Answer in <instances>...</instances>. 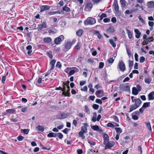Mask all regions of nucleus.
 Returning a JSON list of instances; mask_svg holds the SVG:
<instances>
[{"instance_id":"f257e3e1","label":"nucleus","mask_w":154,"mask_h":154,"mask_svg":"<svg viewBox=\"0 0 154 154\" xmlns=\"http://www.w3.org/2000/svg\"><path fill=\"white\" fill-rule=\"evenodd\" d=\"M103 144L105 145V149H110L113 146L115 142L112 140L109 141V136L108 134L104 133L103 134Z\"/></svg>"},{"instance_id":"f03ea898","label":"nucleus","mask_w":154,"mask_h":154,"mask_svg":"<svg viewBox=\"0 0 154 154\" xmlns=\"http://www.w3.org/2000/svg\"><path fill=\"white\" fill-rule=\"evenodd\" d=\"M96 23L95 19L93 17H89L84 21V24L85 26L88 25H93Z\"/></svg>"},{"instance_id":"7ed1b4c3","label":"nucleus","mask_w":154,"mask_h":154,"mask_svg":"<svg viewBox=\"0 0 154 154\" xmlns=\"http://www.w3.org/2000/svg\"><path fill=\"white\" fill-rule=\"evenodd\" d=\"M64 39V37L63 35H61L58 37L55 38L54 40V44L56 45L60 44L61 42L63 41Z\"/></svg>"},{"instance_id":"20e7f679","label":"nucleus","mask_w":154,"mask_h":154,"mask_svg":"<svg viewBox=\"0 0 154 154\" xmlns=\"http://www.w3.org/2000/svg\"><path fill=\"white\" fill-rule=\"evenodd\" d=\"M93 7V5L91 2H86L84 7L85 11H90Z\"/></svg>"},{"instance_id":"39448f33","label":"nucleus","mask_w":154,"mask_h":154,"mask_svg":"<svg viewBox=\"0 0 154 154\" xmlns=\"http://www.w3.org/2000/svg\"><path fill=\"white\" fill-rule=\"evenodd\" d=\"M118 66L122 72H124L126 70V69L125 63L122 60L119 61L118 65Z\"/></svg>"},{"instance_id":"423d86ee","label":"nucleus","mask_w":154,"mask_h":154,"mask_svg":"<svg viewBox=\"0 0 154 154\" xmlns=\"http://www.w3.org/2000/svg\"><path fill=\"white\" fill-rule=\"evenodd\" d=\"M119 88L122 91H130V86L127 84H121L119 85Z\"/></svg>"},{"instance_id":"0eeeda50","label":"nucleus","mask_w":154,"mask_h":154,"mask_svg":"<svg viewBox=\"0 0 154 154\" xmlns=\"http://www.w3.org/2000/svg\"><path fill=\"white\" fill-rule=\"evenodd\" d=\"M69 116L68 113H59L57 115L56 117L58 119H63L66 118Z\"/></svg>"},{"instance_id":"6e6552de","label":"nucleus","mask_w":154,"mask_h":154,"mask_svg":"<svg viewBox=\"0 0 154 154\" xmlns=\"http://www.w3.org/2000/svg\"><path fill=\"white\" fill-rule=\"evenodd\" d=\"M91 128L94 131L100 132L103 131L101 128L97 125H91Z\"/></svg>"},{"instance_id":"1a4fd4ad","label":"nucleus","mask_w":154,"mask_h":154,"mask_svg":"<svg viewBox=\"0 0 154 154\" xmlns=\"http://www.w3.org/2000/svg\"><path fill=\"white\" fill-rule=\"evenodd\" d=\"M51 6L48 5H42L40 7L41 12L44 11L46 10H49L51 8Z\"/></svg>"},{"instance_id":"9d476101","label":"nucleus","mask_w":154,"mask_h":154,"mask_svg":"<svg viewBox=\"0 0 154 154\" xmlns=\"http://www.w3.org/2000/svg\"><path fill=\"white\" fill-rule=\"evenodd\" d=\"M113 6H114L116 14L117 13H118L119 11V7L117 0H115L114 1V3L113 4Z\"/></svg>"},{"instance_id":"9b49d317","label":"nucleus","mask_w":154,"mask_h":154,"mask_svg":"<svg viewBox=\"0 0 154 154\" xmlns=\"http://www.w3.org/2000/svg\"><path fill=\"white\" fill-rule=\"evenodd\" d=\"M46 28L47 26L46 23L45 22H43L42 24L38 25L37 29L38 31H40L43 28Z\"/></svg>"},{"instance_id":"f8f14e48","label":"nucleus","mask_w":154,"mask_h":154,"mask_svg":"<svg viewBox=\"0 0 154 154\" xmlns=\"http://www.w3.org/2000/svg\"><path fill=\"white\" fill-rule=\"evenodd\" d=\"M135 103L134 105L136 106V107H138L140 104L141 103L142 101L139 98H137L134 99Z\"/></svg>"},{"instance_id":"ddd939ff","label":"nucleus","mask_w":154,"mask_h":154,"mask_svg":"<svg viewBox=\"0 0 154 154\" xmlns=\"http://www.w3.org/2000/svg\"><path fill=\"white\" fill-rule=\"evenodd\" d=\"M88 125L87 123H85L84 124V126H82L81 128V131H80L86 133L87 132V127Z\"/></svg>"},{"instance_id":"4468645a","label":"nucleus","mask_w":154,"mask_h":154,"mask_svg":"<svg viewBox=\"0 0 154 154\" xmlns=\"http://www.w3.org/2000/svg\"><path fill=\"white\" fill-rule=\"evenodd\" d=\"M117 55L116 54H114L112 56L113 57H111L110 58H109L108 60V61L109 63L112 64L114 62V60L115 59L116 56Z\"/></svg>"},{"instance_id":"2eb2a0df","label":"nucleus","mask_w":154,"mask_h":154,"mask_svg":"<svg viewBox=\"0 0 154 154\" xmlns=\"http://www.w3.org/2000/svg\"><path fill=\"white\" fill-rule=\"evenodd\" d=\"M134 31L135 33V36L136 38H139L141 34V32L137 29H135Z\"/></svg>"},{"instance_id":"dca6fc26","label":"nucleus","mask_w":154,"mask_h":154,"mask_svg":"<svg viewBox=\"0 0 154 154\" xmlns=\"http://www.w3.org/2000/svg\"><path fill=\"white\" fill-rule=\"evenodd\" d=\"M148 99L149 100L154 99V91L150 92L148 95Z\"/></svg>"},{"instance_id":"f3484780","label":"nucleus","mask_w":154,"mask_h":154,"mask_svg":"<svg viewBox=\"0 0 154 154\" xmlns=\"http://www.w3.org/2000/svg\"><path fill=\"white\" fill-rule=\"evenodd\" d=\"M72 44L70 42H68L65 46V48L66 51H68L71 48Z\"/></svg>"},{"instance_id":"a211bd4d","label":"nucleus","mask_w":154,"mask_h":154,"mask_svg":"<svg viewBox=\"0 0 154 154\" xmlns=\"http://www.w3.org/2000/svg\"><path fill=\"white\" fill-rule=\"evenodd\" d=\"M52 41V39L50 37H45L43 39V41L45 43H49Z\"/></svg>"},{"instance_id":"6ab92c4d","label":"nucleus","mask_w":154,"mask_h":154,"mask_svg":"<svg viewBox=\"0 0 154 154\" xmlns=\"http://www.w3.org/2000/svg\"><path fill=\"white\" fill-rule=\"evenodd\" d=\"M15 110L14 109H7L5 112V114L7 115L8 113L13 114L15 112Z\"/></svg>"},{"instance_id":"aec40b11","label":"nucleus","mask_w":154,"mask_h":154,"mask_svg":"<svg viewBox=\"0 0 154 154\" xmlns=\"http://www.w3.org/2000/svg\"><path fill=\"white\" fill-rule=\"evenodd\" d=\"M56 62V60L55 59L52 60L50 62V64L51 66V67L50 69V70L51 71L53 70L54 68V65Z\"/></svg>"},{"instance_id":"412c9836","label":"nucleus","mask_w":154,"mask_h":154,"mask_svg":"<svg viewBox=\"0 0 154 154\" xmlns=\"http://www.w3.org/2000/svg\"><path fill=\"white\" fill-rule=\"evenodd\" d=\"M73 68L74 69V70H71L69 71L68 73L69 75L71 76L73 74H74L75 72V70L76 69V72H77L78 71V69L76 67H73Z\"/></svg>"},{"instance_id":"4be33fe9","label":"nucleus","mask_w":154,"mask_h":154,"mask_svg":"<svg viewBox=\"0 0 154 154\" xmlns=\"http://www.w3.org/2000/svg\"><path fill=\"white\" fill-rule=\"evenodd\" d=\"M115 29L113 26H110L106 30L107 33H112L114 32Z\"/></svg>"},{"instance_id":"5701e85b","label":"nucleus","mask_w":154,"mask_h":154,"mask_svg":"<svg viewBox=\"0 0 154 154\" xmlns=\"http://www.w3.org/2000/svg\"><path fill=\"white\" fill-rule=\"evenodd\" d=\"M144 81L146 83L149 84L152 81V79L149 76L145 78Z\"/></svg>"},{"instance_id":"b1692460","label":"nucleus","mask_w":154,"mask_h":154,"mask_svg":"<svg viewBox=\"0 0 154 154\" xmlns=\"http://www.w3.org/2000/svg\"><path fill=\"white\" fill-rule=\"evenodd\" d=\"M139 92L137 89V88L135 87L133 88L132 89V94L134 95H137Z\"/></svg>"},{"instance_id":"393cba45","label":"nucleus","mask_w":154,"mask_h":154,"mask_svg":"<svg viewBox=\"0 0 154 154\" xmlns=\"http://www.w3.org/2000/svg\"><path fill=\"white\" fill-rule=\"evenodd\" d=\"M147 6L149 8L154 7V2L153 1H150L148 2L147 3Z\"/></svg>"},{"instance_id":"a878e982","label":"nucleus","mask_w":154,"mask_h":154,"mask_svg":"<svg viewBox=\"0 0 154 154\" xmlns=\"http://www.w3.org/2000/svg\"><path fill=\"white\" fill-rule=\"evenodd\" d=\"M83 32V30L82 29H80L76 32V35L79 36H81Z\"/></svg>"},{"instance_id":"bb28decb","label":"nucleus","mask_w":154,"mask_h":154,"mask_svg":"<svg viewBox=\"0 0 154 154\" xmlns=\"http://www.w3.org/2000/svg\"><path fill=\"white\" fill-rule=\"evenodd\" d=\"M36 129L37 130L43 131H44V127L40 125H38L36 127Z\"/></svg>"},{"instance_id":"cd10ccee","label":"nucleus","mask_w":154,"mask_h":154,"mask_svg":"<svg viewBox=\"0 0 154 154\" xmlns=\"http://www.w3.org/2000/svg\"><path fill=\"white\" fill-rule=\"evenodd\" d=\"M120 3L122 7L125 8L126 6V1L125 0H120Z\"/></svg>"},{"instance_id":"c85d7f7f","label":"nucleus","mask_w":154,"mask_h":154,"mask_svg":"<svg viewBox=\"0 0 154 154\" xmlns=\"http://www.w3.org/2000/svg\"><path fill=\"white\" fill-rule=\"evenodd\" d=\"M97 113L96 112H94L93 113V116L92 117L91 121L94 122H95L97 120Z\"/></svg>"},{"instance_id":"c756f323","label":"nucleus","mask_w":154,"mask_h":154,"mask_svg":"<svg viewBox=\"0 0 154 154\" xmlns=\"http://www.w3.org/2000/svg\"><path fill=\"white\" fill-rule=\"evenodd\" d=\"M126 31H127V32L128 33V35L129 38L130 39H131L132 38V36H133L132 35V34L131 32L129 30L127 29H126Z\"/></svg>"},{"instance_id":"7c9ffc66","label":"nucleus","mask_w":154,"mask_h":154,"mask_svg":"<svg viewBox=\"0 0 154 154\" xmlns=\"http://www.w3.org/2000/svg\"><path fill=\"white\" fill-rule=\"evenodd\" d=\"M115 129L116 130L117 134H120L122 132V130L120 128H115Z\"/></svg>"},{"instance_id":"2f4dec72","label":"nucleus","mask_w":154,"mask_h":154,"mask_svg":"<svg viewBox=\"0 0 154 154\" xmlns=\"http://www.w3.org/2000/svg\"><path fill=\"white\" fill-rule=\"evenodd\" d=\"M85 134V133L80 131L79 133V136L81 137L82 139H84L85 138V136L84 135Z\"/></svg>"},{"instance_id":"473e14b6","label":"nucleus","mask_w":154,"mask_h":154,"mask_svg":"<svg viewBox=\"0 0 154 154\" xmlns=\"http://www.w3.org/2000/svg\"><path fill=\"white\" fill-rule=\"evenodd\" d=\"M150 102L144 103L143 105L142 106L144 108L149 107L150 106Z\"/></svg>"},{"instance_id":"72a5a7b5","label":"nucleus","mask_w":154,"mask_h":154,"mask_svg":"<svg viewBox=\"0 0 154 154\" xmlns=\"http://www.w3.org/2000/svg\"><path fill=\"white\" fill-rule=\"evenodd\" d=\"M62 10L63 11L68 12L70 11V9L68 7L65 5L63 7Z\"/></svg>"},{"instance_id":"f704fd0d","label":"nucleus","mask_w":154,"mask_h":154,"mask_svg":"<svg viewBox=\"0 0 154 154\" xmlns=\"http://www.w3.org/2000/svg\"><path fill=\"white\" fill-rule=\"evenodd\" d=\"M146 125L147 129L149 130L151 132L152 131V128L151 126L150 123L149 122H146Z\"/></svg>"},{"instance_id":"c9c22d12","label":"nucleus","mask_w":154,"mask_h":154,"mask_svg":"<svg viewBox=\"0 0 154 154\" xmlns=\"http://www.w3.org/2000/svg\"><path fill=\"white\" fill-rule=\"evenodd\" d=\"M67 88L68 89V90L66 92V94L65 95V96H68L69 97L70 96V93L69 92V91H70V87H69V86L68 85H67Z\"/></svg>"},{"instance_id":"e433bc0d","label":"nucleus","mask_w":154,"mask_h":154,"mask_svg":"<svg viewBox=\"0 0 154 154\" xmlns=\"http://www.w3.org/2000/svg\"><path fill=\"white\" fill-rule=\"evenodd\" d=\"M109 43L114 48H115L116 46V44L114 42L112 39H110L109 40Z\"/></svg>"},{"instance_id":"4c0bfd02","label":"nucleus","mask_w":154,"mask_h":154,"mask_svg":"<svg viewBox=\"0 0 154 154\" xmlns=\"http://www.w3.org/2000/svg\"><path fill=\"white\" fill-rule=\"evenodd\" d=\"M102 92H103V91L101 90H98L96 91L95 94L97 97H100V94H101Z\"/></svg>"},{"instance_id":"58836bf2","label":"nucleus","mask_w":154,"mask_h":154,"mask_svg":"<svg viewBox=\"0 0 154 154\" xmlns=\"http://www.w3.org/2000/svg\"><path fill=\"white\" fill-rule=\"evenodd\" d=\"M137 108L138 107H136V106L134 105L131 106L130 107V111H129V112H132L133 110Z\"/></svg>"},{"instance_id":"ea45409f","label":"nucleus","mask_w":154,"mask_h":154,"mask_svg":"<svg viewBox=\"0 0 154 154\" xmlns=\"http://www.w3.org/2000/svg\"><path fill=\"white\" fill-rule=\"evenodd\" d=\"M88 143L91 146H94L96 144V142L94 141H91L90 140H88Z\"/></svg>"},{"instance_id":"a19ab883","label":"nucleus","mask_w":154,"mask_h":154,"mask_svg":"<svg viewBox=\"0 0 154 154\" xmlns=\"http://www.w3.org/2000/svg\"><path fill=\"white\" fill-rule=\"evenodd\" d=\"M56 66L59 68L60 69L62 67V65L60 61H58L57 63Z\"/></svg>"},{"instance_id":"79ce46f5","label":"nucleus","mask_w":154,"mask_h":154,"mask_svg":"<svg viewBox=\"0 0 154 154\" xmlns=\"http://www.w3.org/2000/svg\"><path fill=\"white\" fill-rule=\"evenodd\" d=\"M57 136L61 140L62 139L63 137V134L61 133L60 132L57 133Z\"/></svg>"},{"instance_id":"37998d69","label":"nucleus","mask_w":154,"mask_h":154,"mask_svg":"<svg viewBox=\"0 0 154 154\" xmlns=\"http://www.w3.org/2000/svg\"><path fill=\"white\" fill-rule=\"evenodd\" d=\"M137 150L140 153V154H142V148L141 146H139L138 147Z\"/></svg>"},{"instance_id":"c03bdc74","label":"nucleus","mask_w":154,"mask_h":154,"mask_svg":"<svg viewBox=\"0 0 154 154\" xmlns=\"http://www.w3.org/2000/svg\"><path fill=\"white\" fill-rule=\"evenodd\" d=\"M24 138V137L21 135H19L17 137V140L19 141L22 140Z\"/></svg>"},{"instance_id":"a18cd8bd","label":"nucleus","mask_w":154,"mask_h":154,"mask_svg":"<svg viewBox=\"0 0 154 154\" xmlns=\"http://www.w3.org/2000/svg\"><path fill=\"white\" fill-rule=\"evenodd\" d=\"M107 15L106 14L104 13H103L100 16V20H101L102 19L106 17Z\"/></svg>"},{"instance_id":"49530a36","label":"nucleus","mask_w":154,"mask_h":154,"mask_svg":"<svg viewBox=\"0 0 154 154\" xmlns=\"http://www.w3.org/2000/svg\"><path fill=\"white\" fill-rule=\"evenodd\" d=\"M21 131H23V132L26 134H28L29 130L28 129H21Z\"/></svg>"},{"instance_id":"de8ad7c7","label":"nucleus","mask_w":154,"mask_h":154,"mask_svg":"<svg viewBox=\"0 0 154 154\" xmlns=\"http://www.w3.org/2000/svg\"><path fill=\"white\" fill-rule=\"evenodd\" d=\"M99 107V106L96 104H94L93 105V108L97 110Z\"/></svg>"},{"instance_id":"09e8293b","label":"nucleus","mask_w":154,"mask_h":154,"mask_svg":"<svg viewBox=\"0 0 154 154\" xmlns=\"http://www.w3.org/2000/svg\"><path fill=\"white\" fill-rule=\"evenodd\" d=\"M54 134V133H50L47 135V137H53Z\"/></svg>"},{"instance_id":"8fccbe9b","label":"nucleus","mask_w":154,"mask_h":154,"mask_svg":"<svg viewBox=\"0 0 154 154\" xmlns=\"http://www.w3.org/2000/svg\"><path fill=\"white\" fill-rule=\"evenodd\" d=\"M104 63L102 62H101L99 63V68L100 69L102 68L104 66Z\"/></svg>"},{"instance_id":"3c124183","label":"nucleus","mask_w":154,"mask_h":154,"mask_svg":"<svg viewBox=\"0 0 154 154\" xmlns=\"http://www.w3.org/2000/svg\"><path fill=\"white\" fill-rule=\"evenodd\" d=\"M143 42L146 43V45L148 42H150V41L149 40V38H147L146 39H145L143 40Z\"/></svg>"},{"instance_id":"603ef678","label":"nucleus","mask_w":154,"mask_h":154,"mask_svg":"<svg viewBox=\"0 0 154 154\" xmlns=\"http://www.w3.org/2000/svg\"><path fill=\"white\" fill-rule=\"evenodd\" d=\"M55 14L54 11H50L47 14H46V15H54Z\"/></svg>"},{"instance_id":"864d4df0","label":"nucleus","mask_w":154,"mask_h":154,"mask_svg":"<svg viewBox=\"0 0 154 154\" xmlns=\"http://www.w3.org/2000/svg\"><path fill=\"white\" fill-rule=\"evenodd\" d=\"M96 103L102 104V101L101 100L99 99H97L96 100Z\"/></svg>"},{"instance_id":"5fc2aeb1","label":"nucleus","mask_w":154,"mask_h":154,"mask_svg":"<svg viewBox=\"0 0 154 154\" xmlns=\"http://www.w3.org/2000/svg\"><path fill=\"white\" fill-rule=\"evenodd\" d=\"M145 60V58L144 57H141L140 59V62L141 63L143 62Z\"/></svg>"},{"instance_id":"6e6d98bb","label":"nucleus","mask_w":154,"mask_h":154,"mask_svg":"<svg viewBox=\"0 0 154 154\" xmlns=\"http://www.w3.org/2000/svg\"><path fill=\"white\" fill-rule=\"evenodd\" d=\"M133 64V61L131 60L129 61V66L130 68H132Z\"/></svg>"},{"instance_id":"4d7b16f0","label":"nucleus","mask_w":154,"mask_h":154,"mask_svg":"<svg viewBox=\"0 0 154 154\" xmlns=\"http://www.w3.org/2000/svg\"><path fill=\"white\" fill-rule=\"evenodd\" d=\"M138 19H139V20L140 21H141L142 23H145V21L142 18L141 16H139L138 17Z\"/></svg>"},{"instance_id":"13d9d810","label":"nucleus","mask_w":154,"mask_h":154,"mask_svg":"<svg viewBox=\"0 0 154 154\" xmlns=\"http://www.w3.org/2000/svg\"><path fill=\"white\" fill-rule=\"evenodd\" d=\"M107 127H114V125L112 123L110 122L108 123L107 124Z\"/></svg>"},{"instance_id":"bf43d9fd","label":"nucleus","mask_w":154,"mask_h":154,"mask_svg":"<svg viewBox=\"0 0 154 154\" xmlns=\"http://www.w3.org/2000/svg\"><path fill=\"white\" fill-rule=\"evenodd\" d=\"M103 21L104 23H108L110 22V19L108 18H105L103 19Z\"/></svg>"},{"instance_id":"052dcab7","label":"nucleus","mask_w":154,"mask_h":154,"mask_svg":"<svg viewBox=\"0 0 154 154\" xmlns=\"http://www.w3.org/2000/svg\"><path fill=\"white\" fill-rule=\"evenodd\" d=\"M93 34L96 35H97V36L100 34L99 31L98 30L94 31L93 32Z\"/></svg>"},{"instance_id":"680f3d73","label":"nucleus","mask_w":154,"mask_h":154,"mask_svg":"<svg viewBox=\"0 0 154 154\" xmlns=\"http://www.w3.org/2000/svg\"><path fill=\"white\" fill-rule=\"evenodd\" d=\"M111 21L113 23H115L116 22V19L115 17H113L111 19Z\"/></svg>"},{"instance_id":"e2e57ef3","label":"nucleus","mask_w":154,"mask_h":154,"mask_svg":"<svg viewBox=\"0 0 154 154\" xmlns=\"http://www.w3.org/2000/svg\"><path fill=\"white\" fill-rule=\"evenodd\" d=\"M137 88V89L138 90V91L139 92L141 89V86L139 85H137L136 86Z\"/></svg>"},{"instance_id":"0e129e2a","label":"nucleus","mask_w":154,"mask_h":154,"mask_svg":"<svg viewBox=\"0 0 154 154\" xmlns=\"http://www.w3.org/2000/svg\"><path fill=\"white\" fill-rule=\"evenodd\" d=\"M138 116L136 115H133L132 116V119H133L134 120H137L138 119Z\"/></svg>"},{"instance_id":"69168bd1","label":"nucleus","mask_w":154,"mask_h":154,"mask_svg":"<svg viewBox=\"0 0 154 154\" xmlns=\"http://www.w3.org/2000/svg\"><path fill=\"white\" fill-rule=\"evenodd\" d=\"M148 24L150 26L153 27L154 23L153 22L149 21L148 22Z\"/></svg>"},{"instance_id":"338daca9","label":"nucleus","mask_w":154,"mask_h":154,"mask_svg":"<svg viewBox=\"0 0 154 154\" xmlns=\"http://www.w3.org/2000/svg\"><path fill=\"white\" fill-rule=\"evenodd\" d=\"M58 4L60 5V6L61 7L63 5L64 3L63 0H61L60 1Z\"/></svg>"},{"instance_id":"774afa93","label":"nucleus","mask_w":154,"mask_h":154,"mask_svg":"<svg viewBox=\"0 0 154 154\" xmlns=\"http://www.w3.org/2000/svg\"><path fill=\"white\" fill-rule=\"evenodd\" d=\"M77 153L78 154H82L83 153L82 150V149H78L77 151Z\"/></svg>"}]
</instances>
